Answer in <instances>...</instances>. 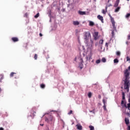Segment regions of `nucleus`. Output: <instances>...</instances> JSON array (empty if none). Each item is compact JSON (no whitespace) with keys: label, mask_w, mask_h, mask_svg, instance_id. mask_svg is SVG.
Here are the masks:
<instances>
[{"label":"nucleus","mask_w":130,"mask_h":130,"mask_svg":"<svg viewBox=\"0 0 130 130\" xmlns=\"http://www.w3.org/2000/svg\"><path fill=\"white\" fill-rule=\"evenodd\" d=\"M88 96L89 98H91V97L92 96V93L91 92H89L88 94Z\"/></svg>","instance_id":"obj_24"},{"label":"nucleus","mask_w":130,"mask_h":130,"mask_svg":"<svg viewBox=\"0 0 130 130\" xmlns=\"http://www.w3.org/2000/svg\"><path fill=\"white\" fill-rule=\"evenodd\" d=\"M121 105L123 107H125L126 108V104L124 102V101L122 100L121 101Z\"/></svg>","instance_id":"obj_12"},{"label":"nucleus","mask_w":130,"mask_h":130,"mask_svg":"<svg viewBox=\"0 0 130 130\" xmlns=\"http://www.w3.org/2000/svg\"><path fill=\"white\" fill-rule=\"evenodd\" d=\"M4 79V77L2 76L1 79H0V82H2V80H3Z\"/></svg>","instance_id":"obj_39"},{"label":"nucleus","mask_w":130,"mask_h":130,"mask_svg":"<svg viewBox=\"0 0 130 130\" xmlns=\"http://www.w3.org/2000/svg\"><path fill=\"white\" fill-rule=\"evenodd\" d=\"M118 5H119V0H116L114 5V8H117V7H118Z\"/></svg>","instance_id":"obj_9"},{"label":"nucleus","mask_w":130,"mask_h":130,"mask_svg":"<svg viewBox=\"0 0 130 130\" xmlns=\"http://www.w3.org/2000/svg\"><path fill=\"white\" fill-rule=\"evenodd\" d=\"M37 57H38L37 54H35V57H34L35 59H37Z\"/></svg>","instance_id":"obj_35"},{"label":"nucleus","mask_w":130,"mask_h":130,"mask_svg":"<svg viewBox=\"0 0 130 130\" xmlns=\"http://www.w3.org/2000/svg\"><path fill=\"white\" fill-rule=\"evenodd\" d=\"M122 100H124L125 99V95L124 94V92H122Z\"/></svg>","instance_id":"obj_19"},{"label":"nucleus","mask_w":130,"mask_h":130,"mask_svg":"<svg viewBox=\"0 0 130 130\" xmlns=\"http://www.w3.org/2000/svg\"><path fill=\"white\" fill-rule=\"evenodd\" d=\"M52 118H53L52 116H50L49 118L50 121H52Z\"/></svg>","instance_id":"obj_31"},{"label":"nucleus","mask_w":130,"mask_h":130,"mask_svg":"<svg viewBox=\"0 0 130 130\" xmlns=\"http://www.w3.org/2000/svg\"><path fill=\"white\" fill-rule=\"evenodd\" d=\"M127 130H130V125H128L127 126Z\"/></svg>","instance_id":"obj_40"},{"label":"nucleus","mask_w":130,"mask_h":130,"mask_svg":"<svg viewBox=\"0 0 130 130\" xmlns=\"http://www.w3.org/2000/svg\"><path fill=\"white\" fill-rule=\"evenodd\" d=\"M0 130H4V128H3V127H0Z\"/></svg>","instance_id":"obj_46"},{"label":"nucleus","mask_w":130,"mask_h":130,"mask_svg":"<svg viewBox=\"0 0 130 130\" xmlns=\"http://www.w3.org/2000/svg\"><path fill=\"white\" fill-rule=\"evenodd\" d=\"M126 1H127L128 2L129 0H126Z\"/></svg>","instance_id":"obj_57"},{"label":"nucleus","mask_w":130,"mask_h":130,"mask_svg":"<svg viewBox=\"0 0 130 130\" xmlns=\"http://www.w3.org/2000/svg\"><path fill=\"white\" fill-rule=\"evenodd\" d=\"M79 60H80V63H79V68L80 69V70H82V69H83V68H84V65L83 64V58L79 57L78 58Z\"/></svg>","instance_id":"obj_4"},{"label":"nucleus","mask_w":130,"mask_h":130,"mask_svg":"<svg viewBox=\"0 0 130 130\" xmlns=\"http://www.w3.org/2000/svg\"><path fill=\"white\" fill-rule=\"evenodd\" d=\"M40 125H41L42 126H43L44 124H41Z\"/></svg>","instance_id":"obj_53"},{"label":"nucleus","mask_w":130,"mask_h":130,"mask_svg":"<svg viewBox=\"0 0 130 130\" xmlns=\"http://www.w3.org/2000/svg\"><path fill=\"white\" fill-rule=\"evenodd\" d=\"M118 62V59H115L114 60V63H117Z\"/></svg>","instance_id":"obj_25"},{"label":"nucleus","mask_w":130,"mask_h":130,"mask_svg":"<svg viewBox=\"0 0 130 130\" xmlns=\"http://www.w3.org/2000/svg\"><path fill=\"white\" fill-rule=\"evenodd\" d=\"M126 59H127V61H128L129 60H130V59L128 57H126Z\"/></svg>","instance_id":"obj_42"},{"label":"nucleus","mask_w":130,"mask_h":130,"mask_svg":"<svg viewBox=\"0 0 130 130\" xmlns=\"http://www.w3.org/2000/svg\"><path fill=\"white\" fill-rule=\"evenodd\" d=\"M128 70L130 71V66L128 67Z\"/></svg>","instance_id":"obj_48"},{"label":"nucleus","mask_w":130,"mask_h":130,"mask_svg":"<svg viewBox=\"0 0 130 130\" xmlns=\"http://www.w3.org/2000/svg\"><path fill=\"white\" fill-rule=\"evenodd\" d=\"M93 36L94 37V40H97V39L99 38V37L98 36V32H94L93 35Z\"/></svg>","instance_id":"obj_5"},{"label":"nucleus","mask_w":130,"mask_h":130,"mask_svg":"<svg viewBox=\"0 0 130 130\" xmlns=\"http://www.w3.org/2000/svg\"><path fill=\"white\" fill-rule=\"evenodd\" d=\"M126 44H128V42H126Z\"/></svg>","instance_id":"obj_49"},{"label":"nucleus","mask_w":130,"mask_h":130,"mask_svg":"<svg viewBox=\"0 0 130 130\" xmlns=\"http://www.w3.org/2000/svg\"><path fill=\"white\" fill-rule=\"evenodd\" d=\"M89 127L90 128V130H94V126H93L92 125H90V126H89Z\"/></svg>","instance_id":"obj_23"},{"label":"nucleus","mask_w":130,"mask_h":130,"mask_svg":"<svg viewBox=\"0 0 130 130\" xmlns=\"http://www.w3.org/2000/svg\"><path fill=\"white\" fill-rule=\"evenodd\" d=\"M48 130H49V128H48Z\"/></svg>","instance_id":"obj_58"},{"label":"nucleus","mask_w":130,"mask_h":130,"mask_svg":"<svg viewBox=\"0 0 130 130\" xmlns=\"http://www.w3.org/2000/svg\"><path fill=\"white\" fill-rule=\"evenodd\" d=\"M28 13H26L24 14V17H25L26 18H27L28 17Z\"/></svg>","instance_id":"obj_34"},{"label":"nucleus","mask_w":130,"mask_h":130,"mask_svg":"<svg viewBox=\"0 0 130 130\" xmlns=\"http://www.w3.org/2000/svg\"><path fill=\"white\" fill-rule=\"evenodd\" d=\"M94 2H96V0H93Z\"/></svg>","instance_id":"obj_55"},{"label":"nucleus","mask_w":130,"mask_h":130,"mask_svg":"<svg viewBox=\"0 0 130 130\" xmlns=\"http://www.w3.org/2000/svg\"><path fill=\"white\" fill-rule=\"evenodd\" d=\"M124 121L126 125L128 126L129 125V119H128V118H125L124 119Z\"/></svg>","instance_id":"obj_8"},{"label":"nucleus","mask_w":130,"mask_h":130,"mask_svg":"<svg viewBox=\"0 0 130 130\" xmlns=\"http://www.w3.org/2000/svg\"><path fill=\"white\" fill-rule=\"evenodd\" d=\"M97 18L98 19H99V20H100V21H101L102 23H104L103 17L102 16L99 15L97 16Z\"/></svg>","instance_id":"obj_7"},{"label":"nucleus","mask_w":130,"mask_h":130,"mask_svg":"<svg viewBox=\"0 0 130 130\" xmlns=\"http://www.w3.org/2000/svg\"><path fill=\"white\" fill-rule=\"evenodd\" d=\"M126 108H128V109H129V108H130V103H129L128 104H127Z\"/></svg>","instance_id":"obj_28"},{"label":"nucleus","mask_w":130,"mask_h":130,"mask_svg":"<svg viewBox=\"0 0 130 130\" xmlns=\"http://www.w3.org/2000/svg\"><path fill=\"white\" fill-rule=\"evenodd\" d=\"M38 17H39V13H37V14L35 16V18H38Z\"/></svg>","instance_id":"obj_30"},{"label":"nucleus","mask_w":130,"mask_h":130,"mask_svg":"<svg viewBox=\"0 0 130 130\" xmlns=\"http://www.w3.org/2000/svg\"><path fill=\"white\" fill-rule=\"evenodd\" d=\"M89 112H92V113H94V111H90Z\"/></svg>","instance_id":"obj_47"},{"label":"nucleus","mask_w":130,"mask_h":130,"mask_svg":"<svg viewBox=\"0 0 130 130\" xmlns=\"http://www.w3.org/2000/svg\"><path fill=\"white\" fill-rule=\"evenodd\" d=\"M76 126L77 127V129H78V130L83 129V126H82V125H81V124L80 123L76 124Z\"/></svg>","instance_id":"obj_6"},{"label":"nucleus","mask_w":130,"mask_h":130,"mask_svg":"<svg viewBox=\"0 0 130 130\" xmlns=\"http://www.w3.org/2000/svg\"><path fill=\"white\" fill-rule=\"evenodd\" d=\"M73 24L74 25V26H78V25H80V22L78 21H74L73 22Z\"/></svg>","instance_id":"obj_10"},{"label":"nucleus","mask_w":130,"mask_h":130,"mask_svg":"<svg viewBox=\"0 0 130 130\" xmlns=\"http://www.w3.org/2000/svg\"><path fill=\"white\" fill-rule=\"evenodd\" d=\"M119 10H120V7H118L115 9V13H118V12H119Z\"/></svg>","instance_id":"obj_18"},{"label":"nucleus","mask_w":130,"mask_h":130,"mask_svg":"<svg viewBox=\"0 0 130 130\" xmlns=\"http://www.w3.org/2000/svg\"><path fill=\"white\" fill-rule=\"evenodd\" d=\"M103 108H104V110L105 111H107V109H106V105H104L103 106Z\"/></svg>","instance_id":"obj_26"},{"label":"nucleus","mask_w":130,"mask_h":130,"mask_svg":"<svg viewBox=\"0 0 130 130\" xmlns=\"http://www.w3.org/2000/svg\"><path fill=\"white\" fill-rule=\"evenodd\" d=\"M35 114H36V112H34L33 113H32V115L34 116H35Z\"/></svg>","instance_id":"obj_41"},{"label":"nucleus","mask_w":130,"mask_h":130,"mask_svg":"<svg viewBox=\"0 0 130 130\" xmlns=\"http://www.w3.org/2000/svg\"><path fill=\"white\" fill-rule=\"evenodd\" d=\"M14 75H16V73L12 72V73L10 74V77H14Z\"/></svg>","instance_id":"obj_20"},{"label":"nucleus","mask_w":130,"mask_h":130,"mask_svg":"<svg viewBox=\"0 0 130 130\" xmlns=\"http://www.w3.org/2000/svg\"><path fill=\"white\" fill-rule=\"evenodd\" d=\"M51 21V19H50V22Z\"/></svg>","instance_id":"obj_56"},{"label":"nucleus","mask_w":130,"mask_h":130,"mask_svg":"<svg viewBox=\"0 0 130 130\" xmlns=\"http://www.w3.org/2000/svg\"><path fill=\"white\" fill-rule=\"evenodd\" d=\"M2 92V88L0 87V93Z\"/></svg>","instance_id":"obj_51"},{"label":"nucleus","mask_w":130,"mask_h":130,"mask_svg":"<svg viewBox=\"0 0 130 130\" xmlns=\"http://www.w3.org/2000/svg\"><path fill=\"white\" fill-rule=\"evenodd\" d=\"M78 14H79V15H81L82 16H83V15H86V12L79 11L78 12Z\"/></svg>","instance_id":"obj_15"},{"label":"nucleus","mask_w":130,"mask_h":130,"mask_svg":"<svg viewBox=\"0 0 130 130\" xmlns=\"http://www.w3.org/2000/svg\"><path fill=\"white\" fill-rule=\"evenodd\" d=\"M102 61L103 62H106V59L105 58H102Z\"/></svg>","instance_id":"obj_22"},{"label":"nucleus","mask_w":130,"mask_h":130,"mask_svg":"<svg viewBox=\"0 0 130 130\" xmlns=\"http://www.w3.org/2000/svg\"><path fill=\"white\" fill-rule=\"evenodd\" d=\"M111 22L112 24L113 28L114 30H116V27L115 26V21H114V18L111 16V15L109 14Z\"/></svg>","instance_id":"obj_3"},{"label":"nucleus","mask_w":130,"mask_h":130,"mask_svg":"<svg viewBox=\"0 0 130 130\" xmlns=\"http://www.w3.org/2000/svg\"><path fill=\"white\" fill-rule=\"evenodd\" d=\"M45 121H46V122H50V121L49 120V119L48 118H46Z\"/></svg>","instance_id":"obj_29"},{"label":"nucleus","mask_w":130,"mask_h":130,"mask_svg":"<svg viewBox=\"0 0 130 130\" xmlns=\"http://www.w3.org/2000/svg\"><path fill=\"white\" fill-rule=\"evenodd\" d=\"M78 39L79 41L80 40H79V39H80V37H78Z\"/></svg>","instance_id":"obj_52"},{"label":"nucleus","mask_w":130,"mask_h":130,"mask_svg":"<svg viewBox=\"0 0 130 130\" xmlns=\"http://www.w3.org/2000/svg\"><path fill=\"white\" fill-rule=\"evenodd\" d=\"M105 46L106 47H108V43H106Z\"/></svg>","instance_id":"obj_43"},{"label":"nucleus","mask_w":130,"mask_h":130,"mask_svg":"<svg viewBox=\"0 0 130 130\" xmlns=\"http://www.w3.org/2000/svg\"><path fill=\"white\" fill-rule=\"evenodd\" d=\"M100 59H99V60H97L96 61V63H100Z\"/></svg>","instance_id":"obj_36"},{"label":"nucleus","mask_w":130,"mask_h":130,"mask_svg":"<svg viewBox=\"0 0 130 130\" xmlns=\"http://www.w3.org/2000/svg\"><path fill=\"white\" fill-rule=\"evenodd\" d=\"M52 30H55V28H54V29H52Z\"/></svg>","instance_id":"obj_54"},{"label":"nucleus","mask_w":130,"mask_h":130,"mask_svg":"<svg viewBox=\"0 0 130 130\" xmlns=\"http://www.w3.org/2000/svg\"><path fill=\"white\" fill-rule=\"evenodd\" d=\"M129 17H130V14H129V13H127V14L125 15V18H126V19L129 18Z\"/></svg>","instance_id":"obj_21"},{"label":"nucleus","mask_w":130,"mask_h":130,"mask_svg":"<svg viewBox=\"0 0 130 130\" xmlns=\"http://www.w3.org/2000/svg\"><path fill=\"white\" fill-rule=\"evenodd\" d=\"M116 55H118V56L120 55V52H119V51H117V52H116Z\"/></svg>","instance_id":"obj_33"},{"label":"nucleus","mask_w":130,"mask_h":130,"mask_svg":"<svg viewBox=\"0 0 130 130\" xmlns=\"http://www.w3.org/2000/svg\"><path fill=\"white\" fill-rule=\"evenodd\" d=\"M84 43L87 48V55H86L87 61H90L92 59V50L94 46V43L92 40L91 34L89 31H85L84 35Z\"/></svg>","instance_id":"obj_1"},{"label":"nucleus","mask_w":130,"mask_h":130,"mask_svg":"<svg viewBox=\"0 0 130 130\" xmlns=\"http://www.w3.org/2000/svg\"><path fill=\"white\" fill-rule=\"evenodd\" d=\"M103 40H101L99 42L100 44H103Z\"/></svg>","instance_id":"obj_32"},{"label":"nucleus","mask_w":130,"mask_h":130,"mask_svg":"<svg viewBox=\"0 0 130 130\" xmlns=\"http://www.w3.org/2000/svg\"><path fill=\"white\" fill-rule=\"evenodd\" d=\"M39 36H40V37H42V36H43L42 34L40 33L39 34Z\"/></svg>","instance_id":"obj_44"},{"label":"nucleus","mask_w":130,"mask_h":130,"mask_svg":"<svg viewBox=\"0 0 130 130\" xmlns=\"http://www.w3.org/2000/svg\"><path fill=\"white\" fill-rule=\"evenodd\" d=\"M102 14H103L104 15H105V14H106V13H107V6L106 7V10L104 9H103L102 10Z\"/></svg>","instance_id":"obj_13"},{"label":"nucleus","mask_w":130,"mask_h":130,"mask_svg":"<svg viewBox=\"0 0 130 130\" xmlns=\"http://www.w3.org/2000/svg\"><path fill=\"white\" fill-rule=\"evenodd\" d=\"M89 26H94V25H95V23H94V22L91 21V20H89Z\"/></svg>","instance_id":"obj_14"},{"label":"nucleus","mask_w":130,"mask_h":130,"mask_svg":"<svg viewBox=\"0 0 130 130\" xmlns=\"http://www.w3.org/2000/svg\"><path fill=\"white\" fill-rule=\"evenodd\" d=\"M72 113H73V111L71 110L68 113V114L70 115V114H72Z\"/></svg>","instance_id":"obj_37"},{"label":"nucleus","mask_w":130,"mask_h":130,"mask_svg":"<svg viewBox=\"0 0 130 130\" xmlns=\"http://www.w3.org/2000/svg\"><path fill=\"white\" fill-rule=\"evenodd\" d=\"M112 35L113 37L114 36V30L112 31Z\"/></svg>","instance_id":"obj_38"},{"label":"nucleus","mask_w":130,"mask_h":130,"mask_svg":"<svg viewBox=\"0 0 130 130\" xmlns=\"http://www.w3.org/2000/svg\"><path fill=\"white\" fill-rule=\"evenodd\" d=\"M103 103L104 105H106L107 104V99L104 98L103 99Z\"/></svg>","instance_id":"obj_16"},{"label":"nucleus","mask_w":130,"mask_h":130,"mask_svg":"<svg viewBox=\"0 0 130 130\" xmlns=\"http://www.w3.org/2000/svg\"><path fill=\"white\" fill-rule=\"evenodd\" d=\"M129 75L130 72L128 69H126L124 71V79L123 80L124 82V88L125 90H127V92L129 91Z\"/></svg>","instance_id":"obj_2"},{"label":"nucleus","mask_w":130,"mask_h":130,"mask_svg":"<svg viewBox=\"0 0 130 130\" xmlns=\"http://www.w3.org/2000/svg\"><path fill=\"white\" fill-rule=\"evenodd\" d=\"M41 88H42V89H44V88H45V85L41 84Z\"/></svg>","instance_id":"obj_27"},{"label":"nucleus","mask_w":130,"mask_h":130,"mask_svg":"<svg viewBox=\"0 0 130 130\" xmlns=\"http://www.w3.org/2000/svg\"><path fill=\"white\" fill-rule=\"evenodd\" d=\"M82 48H83V50L85 49V48L84 47V46H82Z\"/></svg>","instance_id":"obj_50"},{"label":"nucleus","mask_w":130,"mask_h":130,"mask_svg":"<svg viewBox=\"0 0 130 130\" xmlns=\"http://www.w3.org/2000/svg\"><path fill=\"white\" fill-rule=\"evenodd\" d=\"M74 61H77V57H75V58H74Z\"/></svg>","instance_id":"obj_45"},{"label":"nucleus","mask_w":130,"mask_h":130,"mask_svg":"<svg viewBox=\"0 0 130 130\" xmlns=\"http://www.w3.org/2000/svg\"><path fill=\"white\" fill-rule=\"evenodd\" d=\"M47 14L48 15V16L50 17V18H51V10L50 9H48V12Z\"/></svg>","instance_id":"obj_11"},{"label":"nucleus","mask_w":130,"mask_h":130,"mask_svg":"<svg viewBox=\"0 0 130 130\" xmlns=\"http://www.w3.org/2000/svg\"><path fill=\"white\" fill-rule=\"evenodd\" d=\"M12 40L13 41V42H17L19 41V39H18L17 38H12Z\"/></svg>","instance_id":"obj_17"}]
</instances>
